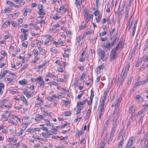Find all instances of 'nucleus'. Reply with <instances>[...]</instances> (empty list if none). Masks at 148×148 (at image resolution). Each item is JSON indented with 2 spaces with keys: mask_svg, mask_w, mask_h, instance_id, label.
<instances>
[{
  "mask_svg": "<svg viewBox=\"0 0 148 148\" xmlns=\"http://www.w3.org/2000/svg\"><path fill=\"white\" fill-rule=\"evenodd\" d=\"M120 48L121 49L123 48V42L121 40L116 45V47L114 48L111 51L110 56V61L113 60L117 58L116 52Z\"/></svg>",
  "mask_w": 148,
  "mask_h": 148,
  "instance_id": "f257e3e1",
  "label": "nucleus"
},
{
  "mask_svg": "<svg viewBox=\"0 0 148 148\" xmlns=\"http://www.w3.org/2000/svg\"><path fill=\"white\" fill-rule=\"evenodd\" d=\"M143 85V84L141 81L139 82H136L134 85V87L136 88L138 86H139Z\"/></svg>",
  "mask_w": 148,
  "mask_h": 148,
  "instance_id": "412c9836",
  "label": "nucleus"
},
{
  "mask_svg": "<svg viewBox=\"0 0 148 148\" xmlns=\"http://www.w3.org/2000/svg\"><path fill=\"white\" fill-rule=\"evenodd\" d=\"M90 93L91 96H90V100H92L94 96V93L92 89L91 90Z\"/></svg>",
  "mask_w": 148,
  "mask_h": 148,
  "instance_id": "473e14b6",
  "label": "nucleus"
},
{
  "mask_svg": "<svg viewBox=\"0 0 148 148\" xmlns=\"http://www.w3.org/2000/svg\"><path fill=\"white\" fill-rule=\"evenodd\" d=\"M1 116H2V117L1 119V121L3 122L7 121L8 119V118L7 117L5 116V115L4 114L1 115Z\"/></svg>",
  "mask_w": 148,
  "mask_h": 148,
  "instance_id": "4be33fe9",
  "label": "nucleus"
},
{
  "mask_svg": "<svg viewBox=\"0 0 148 148\" xmlns=\"http://www.w3.org/2000/svg\"><path fill=\"white\" fill-rule=\"evenodd\" d=\"M33 129L29 128L28 129L26 130V132H31L32 133L33 132Z\"/></svg>",
  "mask_w": 148,
  "mask_h": 148,
  "instance_id": "13d9d810",
  "label": "nucleus"
},
{
  "mask_svg": "<svg viewBox=\"0 0 148 148\" xmlns=\"http://www.w3.org/2000/svg\"><path fill=\"white\" fill-rule=\"evenodd\" d=\"M116 127H113L112 130L111 131L110 136L111 137H113L114 134L115 133V130Z\"/></svg>",
  "mask_w": 148,
  "mask_h": 148,
  "instance_id": "b1692460",
  "label": "nucleus"
},
{
  "mask_svg": "<svg viewBox=\"0 0 148 148\" xmlns=\"http://www.w3.org/2000/svg\"><path fill=\"white\" fill-rule=\"evenodd\" d=\"M41 134L45 138H48L49 137L48 136L51 134H50L49 133L48 134H47L45 133H42Z\"/></svg>",
  "mask_w": 148,
  "mask_h": 148,
  "instance_id": "2f4dec72",
  "label": "nucleus"
},
{
  "mask_svg": "<svg viewBox=\"0 0 148 148\" xmlns=\"http://www.w3.org/2000/svg\"><path fill=\"white\" fill-rule=\"evenodd\" d=\"M27 65H24L23 67L21 69L20 71L22 72L24 69L27 68Z\"/></svg>",
  "mask_w": 148,
  "mask_h": 148,
  "instance_id": "e2e57ef3",
  "label": "nucleus"
},
{
  "mask_svg": "<svg viewBox=\"0 0 148 148\" xmlns=\"http://www.w3.org/2000/svg\"><path fill=\"white\" fill-rule=\"evenodd\" d=\"M10 11V9L9 8H6L4 10V11L2 12L3 13H5L9 11Z\"/></svg>",
  "mask_w": 148,
  "mask_h": 148,
  "instance_id": "58836bf2",
  "label": "nucleus"
},
{
  "mask_svg": "<svg viewBox=\"0 0 148 148\" xmlns=\"http://www.w3.org/2000/svg\"><path fill=\"white\" fill-rule=\"evenodd\" d=\"M34 54L35 55H38V51L37 49H36L34 51Z\"/></svg>",
  "mask_w": 148,
  "mask_h": 148,
  "instance_id": "69168bd1",
  "label": "nucleus"
},
{
  "mask_svg": "<svg viewBox=\"0 0 148 148\" xmlns=\"http://www.w3.org/2000/svg\"><path fill=\"white\" fill-rule=\"evenodd\" d=\"M109 92V91H105V92L104 93L103 95V97L104 98L102 100H103L104 101V103H105V101L106 100V97L107 96Z\"/></svg>",
  "mask_w": 148,
  "mask_h": 148,
  "instance_id": "6ab92c4d",
  "label": "nucleus"
},
{
  "mask_svg": "<svg viewBox=\"0 0 148 148\" xmlns=\"http://www.w3.org/2000/svg\"><path fill=\"white\" fill-rule=\"evenodd\" d=\"M135 139V136H133L130 137L128 141L126 147V148H130L131 146L132 145L133 143L134 142Z\"/></svg>",
  "mask_w": 148,
  "mask_h": 148,
  "instance_id": "39448f33",
  "label": "nucleus"
},
{
  "mask_svg": "<svg viewBox=\"0 0 148 148\" xmlns=\"http://www.w3.org/2000/svg\"><path fill=\"white\" fill-rule=\"evenodd\" d=\"M102 67V65H99L97 67V71H99L100 72L101 69Z\"/></svg>",
  "mask_w": 148,
  "mask_h": 148,
  "instance_id": "49530a36",
  "label": "nucleus"
},
{
  "mask_svg": "<svg viewBox=\"0 0 148 148\" xmlns=\"http://www.w3.org/2000/svg\"><path fill=\"white\" fill-rule=\"evenodd\" d=\"M142 62V61L141 60H138L137 62V63L136 64V67H138L140 65H141Z\"/></svg>",
  "mask_w": 148,
  "mask_h": 148,
  "instance_id": "4c0bfd02",
  "label": "nucleus"
},
{
  "mask_svg": "<svg viewBox=\"0 0 148 148\" xmlns=\"http://www.w3.org/2000/svg\"><path fill=\"white\" fill-rule=\"evenodd\" d=\"M102 15V14H100L98 16L96 17V20L97 23H99L101 20V18Z\"/></svg>",
  "mask_w": 148,
  "mask_h": 148,
  "instance_id": "5701e85b",
  "label": "nucleus"
},
{
  "mask_svg": "<svg viewBox=\"0 0 148 148\" xmlns=\"http://www.w3.org/2000/svg\"><path fill=\"white\" fill-rule=\"evenodd\" d=\"M87 101V100L86 99H85L84 101L82 102H79L77 104V106H79L80 105H84L86 102Z\"/></svg>",
  "mask_w": 148,
  "mask_h": 148,
  "instance_id": "a211bd4d",
  "label": "nucleus"
},
{
  "mask_svg": "<svg viewBox=\"0 0 148 148\" xmlns=\"http://www.w3.org/2000/svg\"><path fill=\"white\" fill-rule=\"evenodd\" d=\"M18 83L22 85H24L27 83V82L25 80H20L19 81Z\"/></svg>",
  "mask_w": 148,
  "mask_h": 148,
  "instance_id": "bb28decb",
  "label": "nucleus"
},
{
  "mask_svg": "<svg viewBox=\"0 0 148 148\" xmlns=\"http://www.w3.org/2000/svg\"><path fill=\"white\" fill-rule=\"evenodd\" d=\"M40 52L42 55H44L45 52V50L44 49H41L40 50Z\"/></svg>",
  "mask_w": 148,
  "mask_h": 148,
  "instance_id": "a19ab883",
  "label": "nucleus"
},
{
  "mask_svg": "<svg viewBox=\"0 0 148 148\" xmlns=\"http://www.w3.org/2000/svg\"><path fill=\"white\" fill-rule=\"evenodd\" d=\"M44 37L47 38L45 42V45L48 44L49 41H51L53 40L51 36L49 35H45Z\"/></svg>",
  "mask_w": 148,
  "mask_h": 148,
  "instance_id": "0eeeda50",
  "label": "nucleus"
},
{
  "mask_svg": "<svg viewBox=\"0 0 148 148\" xmlns=\"http://www.w3.org/2000/svg\"><path fill=\"white\" fill-rule=\"evenodd\" d=\"M142 140L143 141L144 140L145 142L146 140L147 141V144L145 146V148H147L148 147V134H145L144 137L143 138Z\"/></svg>",
  "mask_w": 148,
  "mask_h": 148,
  "instance_id": "1a4fd4ad",
  "label": "nucleus"
},
{
  "mask_svg": "<svg viewBox=\"0 0 148 148\" xmlns=\"http://www.w3.org/2000/svg\"><path fill=\"white\" fill-rule=\"evenodd\" d=\"M80 38V36H78L77 37L76 40L78 42H79L81 41Z\"/></svg>",
  "mask_w": 148,
  "mask_h": 148,
  "instance_id": "774afa93",
  "label": "nucleus"
},
{
  "mask_svg": "<svg viewBox=\"0 0 148 148\" xmlns=\"http://www.w3.org/2000/svg\"><path fill=\"white\" fill-rule=\"evenodd\" d=\"M99 56L101 57V59L103 61H104L106 58L105 57V53L104 50H102L101 49H99L97 51Z\"/></svg>",
  "mask_w": 148,
  "mask_h": 148,
  "instance_id": "20e7f679",
  "label": "nucleus"
},
{
  "mask_svg": "<svg viewBox=\"0 0 148 148\" xmlns=\"http://www.w3.org/2000/svg\"><path fill=\"white\" fill-rule=\"evenodd\" d=\"M56 98V95L54 94H53L51 96L48 97L47 98V99L48 101H51L53 100V98Z\"/></svg>",
  "mask_w": 148,
  "mask_h": 148,
  "instance_id": "aec40b11",
  "label": "nucleus"
},
{
  "mask_svg": "<svg viewBox=\"0 0 148 148\" xmlns=\"http://www.w3.org/2000/svg\"><path fill=\"white\" fill-rule=\"evenodd\" d=\"M120 102L117 100L116 104L114 106L118 108L120 104Z\"/></svg>",
  "mask_w": 148,
  "mask_h": 148,
  "instance_id": "680f3d73",
  "label": "nucleus"
},
{
  "mask_svg": "<svg viewBox=\"0 0 148 148\" xmlns=\"http://www.w3.org/2000/svg\"><path fill=\"white\" fill-rule=\"evenodd\" d=\"M114 18L113 16H110L108 19L109 23L110 25H112L114 22Z\"/></svg>",
  "mask_w": 148,
  "mask_h": 148,
  "instance_id": "f8f14e48",
  "label": "nucleus"
},
{
  "mask_svg": "<svg viewBox=\"0 0 148 148\" xmlns=\"http://www.w3.org/2000/svg\"><path fill=\"white\" fill-rule=\"evenodd\" d=\"M109 122L110 121L109 120H107L105 124L104 128L107 129V128L108 127V124H109Z\"/></svg>",
  "mask_w": 148,
  "mask_h": 148,
  "instance_id": "e433bc0d",
  "label": "nucleus"
},
{
  "mask_svg": "<svg viewBox=\"0 0 148 148\" xmlns=\"http://www.w3.org/2000/svg\"><path fill=\"white\" fill-rule=\"evenodd\" d=\"M116 122L115 121H113V127H116L117 126V124H116Z\"/></svg>",
  "mask_w": 148,
  "mask_h": 148,
  "instance_id": "0e129e2a",
  "label": "nucleus"
},
{
  "mask_svg": "<svg viewBox=\"0 0 148 148\" xmlns=\"http://www.w3.org/2000/svg\"><path fill=\"white\" fill-rule=\"evenodd\" d=\"M143 85L147 83L148 82V77H147L145 80L141 81Z\"/></svg>",
  "mask_w": 148,
  "mask_h": 148,
  "instance_id": "37998d69",
  "label": "nucleus"
},
{
  "mask_svg": "<svg viewBox=\"0 0 148 148\" xmlns=\"http://www.w3.org/2000/svg\"><path fill=\"white\" fill-rule=\"evenodd\" d=\"M36 117L38 119H42L43 118V116L42 115L39 114H36Z\"/></svg>",
  "mask_w": 148,
  "mask_h": 148,
  "instance_id": "8fccbe9b",
  "label": "nucleus"
},
{
  "mask_svg": "<svg viewBox=\"0 0 148 148\" xmlns=\"http://www.w3.org/2000/svg\"><path fill=\"white\" fill-rule=\"evenodd\" d=\"M134 16H133V15H132L129 21V22L130 23H132Z\"/></svg>",
  "mask_w": 148,
  "mask_h": 148,
  "instance_id": "4d7b16f0",
  "label": "nucleus"
},
{
  "mask_svg": "<svg viewBox=\"0 0 148 148\" xmlns=\"http://www.w3.org/2000/svg\"><path fill=\"white\" fill-rule=\"evenodd\" d=\"M4 88V84L2 83H0V95H1L3 93V91L2 89Z\"/></svg>",
  "mask_w": 148,
  "mask_h": 148,
  "instance_id": "f3484780",
  "label": "nucleus"
},
{
  "mask_svg": "<svg viewBox=\"0 0 148 148\" xmlns=\"http://www.w3.org/2000/svg\"><path fill=\"white\" fill-rule=\"evenodd\" d=\"M76 4L77 6H79L80 5V2L78 0H76L75 1Z\"/></svg>",
  "mask_w": 148,
  "mask_h": 148,
  "instance_id": "338daca9",
  "label": "nucleus"
},
{
  "mask_svg": "<svg viewBox=\"0 0 148 148\" xmlns=\"http://www.w3.org/2000/svg\"><path fill=\"white\" fill-rule=\"evenodd\" d=\"M129 10L128 8L126 7L125 10V19H127L129 12Z\"/></svg>",
  "mask_w": 148,
  "mask_h": 148,
  "instance_id": "dca6fc26",
  "label": "nucleus"
},
{
  "mask_svg": "<svg viewBox=\"0 0 148 148\" xmlns=\"http://www.w3.org/2000/svg\"><path fill=\"white\" fill-rule=\"evenodd\" d=\"M130 67V64L128 62H127L126 65L124 66L123 69L122 73V74H123V75L122 77L121 83L123 82L124 79L125 78L127 74V71L129 70Z\"/></svg>",
  "mask_w": 148,
  "mask_h": 148,
  "instance_id": "f03ea898",
  "label": "nucleus"
},
{
  "mask_svg": "<svg viewBox=\"0 0 148 148\" xmlns=\"http://www.w3.org/2000/svg\"><path fill=\"white\" fill-rule=\"evenodd\" d=\"M105 144L104 141H103V142L102 143L100 147L99 148H105Z\"/></svg>",
  "mask_w": 148,
  "mask_h": 148,
  "instance_id": "5fc2aeb1",
  "label": "nucleus"
},
{
  "mask_svg": "<svg viewBox=\"0 0 148 148\" xmlns=\"http://www.w3.org/2000/svg\"><path fill=\"white\" fill-rule=\"evenodd\" d=\"M60 8L61 9V10H62L63 11L66 12V9L64 8V6L62 5L60 7Z\"/></svg>",
  "mask_w": 148,
  "mask_h": 148,
  "instance_id": "bf43d9fd",
  "label": "nucleus"
},
{
  "mask_svg": "<svg viewBox=\"0 0 148 148\" xmlns=\"http://www.w3.org/2000/svg\"><path fill=\"white\" fill-rule=\"evenodd\" d=\"M104 103L103 100H102L99 108H100L99 111L100 112L103 113V111L104 109Z\"/></svg>",
  "mask_w": 148,
  "mask_h": 148,
  "instance_id": "9d476101",
  "label": "nucleus"
},
{
  "mask_svg": "<svg viewBox=\"0 0 148 148\" xmlns=\"http://www.w3.org/2000/svg\"><path fill=\"white\" fill-rule=\"evenodd\" d=\"M5 71L7 73H8L9 74H11L13 76H14L15 75L13 73H12L11 71H10L8 70H5Z\"/></svg>",
  "mask_w": 148,
  "mask_h": 148,
  "instance_id": "09e8293b",
  "label": "nucleus"
},
{
  "mask_svg": "<svg viewBox=\"0 0 148 148\" xmlns=\"http://www.w3.org/2000/svg\"><path fill=\"white\" fill-rule=\"evenodd\" d=\"M110 3L109 2L108 3L107 8L106 10V12H107L109 13L110 12Z\"/></svg>",
  "mask_w": 148,
  "mask_h": 148,
  "instance_id": "c9c22d12",
  "label": "nucleus"
},
{
  "mask_svg": "<svg viewBox=\"0 0 148 148\" xmlns=\"http://www.w3.org/2000/svg\"><path fill=\"white\" fill-rule=\"evenodd\" d=\"M106 129L104 128V127L103 128L102 131L101 132V136H102L104 134Z\"/></svg>",
  "mask_w": 148,
  "mask_h": 148,
  "instance_id": "864d4df0",
  "label": "nucleus"
},
{
  "mask_svg": "<svg viewBox=\"0 0 148 148\" xmlns=\"http://www.w3.org/2000/svg\"><path fill=\"white\" fill-rule=\"evenodd\" d=\"M24 131V130H21L20 132L18 133L17 134V135L18 136L20 135L23 134V132Z\"/></svg>",
  "mask_w": 148,
  "mask_h": 148,
  "instance_id": "603ef678",
  "label": "nucleus"
},
{
  "mask_svg": "<svg viewBox=\"0 0 148 148\" xmlns=\"http://www.w3.org/2000/svg\"><path fill=\"white\" fill-rule=\"evenodd\" d=\"M83 13L84 14V15L85 16V18L87 16L88 14V11L87 8H85L83 11Z\"/></svg>",
  "mask_w": 148,
  "mask_h": 148,
  "instance_id": "393cba45",
  "label": "nucleus"
},
{
  "mask_svg": "<svg viewBox=\"0 0 148 148\" xmlns=\"http://www.w3.org/2000/svg\"><path fill=\"white\" fill-rule=\"evenodd\" d=\"M119 116V114L118 113H116L114 114V118L118 119Z\"/></svg>",
  "mask_w": 148,
  "mask_h": 148,
  "instance_id": "ea45409f",
  "label": "nucleus"
},
{
  "mask_svg": "<svg viewBox=\"0 0 148 148\" xmlns=\"http://www.w3.org/2000/svg\"><path fill=\"white\" fill-rule=\"evenodd\" d=\"M135 100L136 102H141L143 101V99L141 96L136 95Z\"/></svg>",
  "mask_w": 148,
  "mask_h": 148,
  "instance_id": "6e6552de",
  "label": "nucleus"
},
{
  "mask_svg": "<svg viewBox=\"0 0 148 148\" xmlns=\"http://www.w3.org/2000/svg\"><path fill=\"white\" fill-rule=\"evenodd\" d=\"M57 71L58 72H63V69L62 67H59L57 69Z\"/></svg>",
  "mask_w": 148,
  "mask_h": 148,
  "instance_id": "6e6d98bb",
  "label": "nucleus"
},
{
  "mask_svg": "<svg viewBox=\"0 0 148 148\" xmlns=\"http://www.w3.org/2000/svg\"><path fill=\"white\" fill-rule=\"evenodd\" d=\"M93 14L95 16H96L99 14V11L98 10H96L93 13Z\"/></svg>",
  "mask_w": 148,
  "mask_h": 148,
  "instance_id": "de8ad7c7",
  "label": "nucleus"
},
{
  "mask_svg": "<svg viewBox=\"0 0 148 148\" xmlns=\"http://www.w3.org/2000/svg\"><path fill=\"white\" fill-rule=\"evenodd\" d=\"M126 139L125 133L123 131H121L119 133V136L117 138V139L119 140L121 139L119 143L124 144V140Z\"/></svg>",
  "mask_w": 148,
  "mask_h": 148,
  "instance_id": "7ed1b4c3",
  "label": "nucleus"
},
{
  "mask_svg": "<svg viewBox=\"0 0 148 148\" xmlns=\"http://www.w3.org/2000/svg\"><path fill=\"white\" fill-rule=\"evenodd\" d=\"M28 31L27 30L23 28L21 30V32L23 33V34H24L25 33H26Z\"/></svg>",
  "mask_w": 148,
  "mask_h": 148,
  "instance_id": "79ce46f5",
  "label": "nucleus"
},
{
  "mask_svg": "<svg viewBox=\"0 0 148 148\" xmlns=\"http://www.w3.org/2000/svg\"><path fill=\"white\" fill-rule=\"evenodd\" d=\"M107 33V32H102L101 33L99 34V35L100 37L103 36L105 35H106Z\"/></svg>",
  "mask_w": 148,
  "mask_h": 148,
  "instance_id": "3c124183",
  "label": "nucleus"
},
{
  "mask_svg": "<svg viewBox=\"0 0 148 148\" xmlns=\"http://www.w3.org/2000/svg\"><path fill=\"white\" fill-rule=\"evenodd\" d=\"M27 98H30L32 97V95L30 93H29L28 92L26 93L25 95Z\"/></svg>",
  "mask_w": 148,
  "mask_h": 148,
  "instance_id": "f704fd0d",
  "label": "nucleus"
},
{
  "mask_svg": "<svg viewBox=\"0 0 148 148\" xmlns=\"http://www.w3.org/2000/svg\"><path fill=\"white\" fill-rule=\"evenodd\" d=\"M31 11V10L29 8H26L24 10L25 12L26 13H27L28 12H30Z\"/></svg>",
  "mask_w": 148,
  "mask_h": 148,
  "instance_id": "052dcab7",
  "label": "nucleus"
},
{
  "mask_svg": "<svg viewBox=\"0 0 148 148\" xmlns=\"http://www.w3.org/2000/svg\"><path fill=\"white\" fill-rule=\"evenodd\" d=\"M36 80H38L39 81V83L40 84V86H42V88H43L44 86L45 83L43 79V78L42 77L40 76H38Z\"/></svg>",
  "mask_w": 148,
  "mask_h": 148,
  "instance_id": "423d86ee",
  "label": "nucleus"
},
{
  "mask_svg": "<svg viewBox=\"0 0 148 148\" xmlns=\"http://www.w3.org/2000/svg\"><path fill=\"white\" fill-rule=\"evenodd\" d=\"M148 67V65L147 64H144L142 65L141 67L140 68V70H144L146 68H147Z\"/></svg>",
  "mask_w": 148,
  "mask_h": 148,
  "instance_id": "c756f323",
  "label": "nucleus"
},
{
  "mask_svg": "<svg viewBox=\"0 0 148 148\" xmlns=\"http://www.w3.org/2000/svg\"><path fill=\"white\" fill-rule=\"evenodd\" d=\"M104 47L108 49H110L111 47V44L109 42H107L103 45Z\"/></svg>",
  "mask_w": 148,
  "mask_h": 148,
  "instance_id": "4468645a",
  "label": "nucleus"
},
{
  "mask_svg": "<svg viewBox=\"0 0 148 148\" xmlns=\"http://www.w3.org/2000/svg\"><path fill=\"white\" fill-rule=\"evenodd\" d=\"M10 24V22L9 21H6L4 23L2 26L1 28L2 29L4 27H6Z\"/></svg>",
  "mask_w": 148,
  "mask_h": 148,
  "instance_id": "ddd939ff",
  "label": "nucleus"
},
{
  "mask_svg": "<svg viewBox=\"0 0 148 148\" xmlns=\"http://www.w3.org/2000/svg\"><path fill=\"white\" fill-rule=\"evenodd\" d=\"M71 112L70 111H66L64 112V115L66 116H69L71 115Z\"/></svg>",
  "mask_w": 148,
  "mask_h": 148,
  "instance_id": "72a5a7b5",
  "label": "nucleus"
},
{
  "mask_svg": "<svg viewBox=\"0 0 148 148\" xmlns=\"http://www.w3.org/2000/svg\"><path fill=\"white\" fill-rule=\"evenodd\" d=\"M29 25H32L34 28H35L36 30H38L39 29V27L36 24L31 23L29 24Z\"/></svg>",
  "mask_w": 148,
  "mask_h": 148,
  "instance_id": "a878e982",
  "label": "nucleus"
},
{
  "mask_svg": "<svg viewBox=\"0 0 148 148\" xmlns=\"http://www.w3.org/2000/svg\"><path fill=\"white\" fill-rule=\"evenodd\" d=\"M87 24H85L84 25H81L79 26V29L80 30L81 29H84L86 27H87Z\"/></svg>",
  "mask_w": 148,
  "mask_h": 148,
  "instance_id": "7c9ffc66",
  "label": "nucleus"
},
{
  "mask_svg": "<svg viewBox=\"0 0 148 148\" xmlns=\"http://www.w3.org/2000/svg\"><path fill=\"white\" fill-rule=\"evenodd\" d=\"M6 73H7L5 71H2L1 72V74L0 75V77L1 78L4 77Z\"/></svg>",
  "mask_w": 148,
  "mask_h": 148,
  "instance_id": "cd10ccee",
  "label": "nucleus"
},
{
  "mask_svg": "<svg viewBox=\"0 0 148 148\" xmlns=\"http://www.w3.org/2000/svg\"><path fill=\"white\" fill-rule=\"evenodd\" d=\"M56 64H57L59 66H64V64L63 62L60 61L59 60H56Z\"/></svg>",
  "mask_w": 148,
  "mask_h": 148,
  "instance_id": "2eb2a0df",
  "label": "nucleus"
},
{
  "mask_svg": "<svg viewBox=\"0 0 148 148\" xmlns=\"http://www.w3.org/2000/svg\"><path fill=\"white\" fill-rule=\"evenodd\" d=\"M21 100L23 102L25 103V105L26 106H27L28 105V103L27 102L26 100L24 97V96L22 95V96H21Z\"/></svg>",
  "mask_w": 148,
  "mask_h": 148,
  "instance_id": "9b49d317",
  "label": "nucleus"
},
{
  "mask_svg": "<svg viewBox=\"0 0 148 148\" xmlns=\"http://www.w3.org/2000/svg\"><path fill=\"white\" fill-rule=\"evenodd\" d=\"M118 39V38H117V37H115L114 40L113 41V42H112V43L111 44V47H112L113 45H114V44L115 43V42H116V40L117 39Z\"/></svg>",
  "mask_w": 148,
  "mask_h": 148,
  "instance_id": "a18cd8bd",
  "label": "nucleus"
},
{
  "mask_svg": "<svg viewBox=\"0 0 148 148\" xmlns=\"http://www.w3.org/2000/svg\"><path fill=\"white\" fill-rule=\"evenodd\" d=\"M49 31L51 33L54 32L56 31V25H53V27Z\"/></svg>",
  "mask_w": 148,
  "mask_h": 148,
  "instance_id": "c85d7f7f",
  "label": "nucleus"
},
{
  "mask_svg": "<svg viewBox=\"0 0 148 148\" xmlns=\"http://www.w3.org/2000/svg\"><path fill=\"white\" fill-rule=\"evenodd\" d=\"M85 77V75L84 74L82 73L81 77L79 78L80 81H82L84 78Z\"/></svg>",
  "mask_w": 148,
  "mask_h": 148,
  "instance_id": "c03bdc74",
  "label": "nucleus"
}]
</instances>
